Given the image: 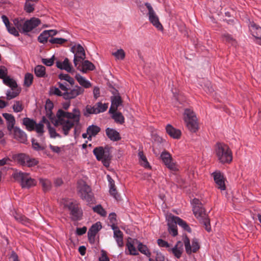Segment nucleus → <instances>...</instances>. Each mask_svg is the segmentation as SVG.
<instances>
[{"label": "nucleus", "instance_id": "nucleus-35", "mask_svg": "<svg viewBox=\"0 0 261 261\" xmlns=\"http://www.w3.org/2000/svg\"><path fill=\"white\" fill-rule=\"evenodd\" d=\"M20 93V90L18 89H13V90L9 89L6 92V99L7 100H11L17 96Z\"/></svg>", "mask_w": 261, "mask_h": 261}, {"label": "nucleus", "instance_id": "nucleus-63", "mask_svg": "<svg viewBox=\"0 0 261 261\" xmlns=\"http://www.w3.org/2000/svg\"><path fill=\"white\" fill-rule=\"evenodd\" d=\"M109 192L111 195H112L115 199H119V195L117 192L115 187L110 188Z\"/></svg>", "mask_w": 261, "mask_h": 261}, {"label": "nucleus", "instance_id": "nucleus-47", "mask_svg": "<svg viewBox=\"0 0 261 261\" xmlns=\"http://www.w3.org/2000/svg\"><path fill=\"white\" fill-rule=\"evenodd\" d=\"M201 223L203 224L205 226V229L208 231L210 232L211 230V227L210 226V221L208 218L207 215L203 218L199 220Z\"/></svg>", "mask_w": 261, "mask_h": 261}, {"label": "nucleus", "instance_id": "nucleus-11", "mask_svg": "<svg viewBox=\"0 0 261 261\" xmlns=\"http://www.w3.org/2000/svg\"><path fill=\"white\" fill-rule=\"evenodd\" d=\"M191 204L193 206V213L199 220L206 215L202 203L198 199L194 198Z\"/></svg>", "mask_w": 261, "mask_h": 261}, {"label": "nucleus", "instance_id": "nucleus-61", "mask_svg": "<svg viewBox=\"0 0 261 261\" xmlns=\"http://www.w3.org/2000/svg\"><path fill=\"white\" fill-rule=\"evenodd\" d=\"M8 70L4 66H1L0 67V79L4 80V78L8 76Z\"/></svg>", "mask_w": 261, "mask_h": 261}, {"label": "nucleus", "instance_id": "nucleus-54", "mask_svg": "<svg viewBox=\"0 0 261 261\" xmlns=\"http://www.w3.org/2000/svg\"><path fill=\"white\" fill-rule=\"evenodd\" d=\"M7 30L10 34L14 35L15 37L19 36V33L17 31V29L13 25V24H10L7 28Z\"/></svg>", "mask_w": 261, "mask_h": 261}, {"label": "nucleus", "instance_id": "nucleus-1", "mask_svg": "<svg viewBox=\"0 0 261 261\" xmlns=\"http://www.w3.org/2000/svg\"><path fill=\"white\" fill-rule=\"evenodd\" d=\"M61 204L65 210L69 211L70 218L73 221L80 220L83 216V211L79 203L72 199H63Z\"/></svg>", "mask_w": 261, "mask_h": 261}, {"label": "nucleus", "instance_id": "nucleus-33", "mask_svg": "<svg viewBox=\"0 0 261 261\" xmlns=\"http://www.w3.org/2000/svg\"><path fill=\"white\" fill-rule=\"evenodd\" d=\"M36 0H26L24 9L27 13H31L34 10Z\"/></svg>", "mask_w": 261, "mask_h": 261}, {"label": "nucleus", "instance_id": "nucleus-62", "mask_svg": "<svg viewBox=\"0 0 261 261\" xmlns=\"http://www.w3.org/2000/svg\"><path fill=\"white\" fill-rule=\"evenodd\" d=\"M57 85L59 88L63 91V92H67L68 89L69 85L66 82H58Z\"/></svg>", "mask_w": 261, "mask_h": 261}, {"label": "nucleus", "instance_id": "nucleus-14", "mask_svg": "<svg viewBox=\"0 0 261 261\" xmlns=\"http://www.w3.org/2000/svg\"><path fill=\"white\" fill-rule=\"evenodd\" d=\"M184 243L185 246L186 252L191 254L192 252H196L199 248V245L197 239H194L192 241V246L190 245V241L187 237L184 239Z\"/></svg>", "mask_w": 261, "mask_h": 261}, {"label": "nucleus", "instance_id": "nucleus-56", "mask_svg": "<svg viewBox=\"0 0 261 261\" xmlns=\"http://www.w3.org/2000/svg\"><path fill=\"white\" fill-rule=\"evenodd\" d=\"M126 246L130 255H136L138 254L137 249L133 244L128 242Z\"/></svg>", "mask_w": 261, "mask_h": 261}, {"label": "nucleus", "instance_id": "nucleus-28", "mask_svg": "<svg viewBox=\"0 0 261 261\" xmlns=\"http://www.w3.org/2000/svg\"><path fill=\"white\" fill-rule=\"evenodd\" d=\"M22 124L25 126L27 130L31 132L35 129L36 122L32 119L25 117L22 119Z\"/></svg>", "mask_w": 261, "mask_h": 261}, {"label": "nucleus", "instance_id": "nucleus-58", "mask_svg": "<svg viewBox=\"0 0 261 261\" xmlns=\"http://www.w3.org/2000/svg\"><path fill=\"white\" fill-rule=\"evenodd\" d=\"M111 228L114 230V238L123 237V233L119 229L117 226L113 225L111 226Z\"/></svg>", "mask_w": 261, "mask_h": 261}, {"label": "nucleus", "instance_id": "nucleus-39", "mask_svg": "<svg viewBox=\"0 0 261 261\" xmlns=\"http://www.w3.org/2000/svg\"><path fill=\"white\" fill-rule=\"evenodd\" d=\"M13 25L21 33H23L24 21L23 20H19L18 18H15L13 20Z\"/></svg>", "mask_w": 261, "mask_h": 261}, {"label": "nucleus", "instance_id": "nucleus-34", "mask_svg": "<svg viewBox=\"0 0 261 261\" xmlns=\"http://www.w3.org/2000/svg\"><path fill=\"white\" fill-rule=\"evenodd\" d=\"M39 184L42 187L44 192L48 191L50 189L51 184L50 180L45 178H40Z\"/></svg>", "mask_w": 261, "mask_h": 261}, {"label": "nucleus", "instance_id": "nucleus-3", "mask_svg": "<svg viewBox=\"0 0 261 261\" xmlns=\"http://www.w3.org/2000/svg\"><path fill=\"white\" fill-rule=\"evenodd\" d=\"M77 184L79 194L80 197L86 200L88 203H93L94 198L91 188L83 180L79 181Z\"/></svg>", "mask_w": 261, "mask_h": 261}, {"label": "nucleus", "instance_id": "nucleus-60", "mask_svg": "<svg viewBox=\"0 0 261 261\" xmlns=\"http://www.w3.org/2000/svg\"><path fill=\"white\" fill-rule=\"evenodd\" d=\"M172 252L173 254L174 255V256L177 257V258H179L180 257L182 251L180 250V249H178L177 248V245H175L173 248L171 249Z\"/></svg>", "mask_w": 261, "mask_h": 261}, {"label": "nucleus", "instance_id": "nucleus-64", "mask_svg": "<svg viewBox=\"0 0 261 261\" xmlns=\"http://www.w3.org/2000/svg\"><path fill=\"white\" fill-rule=\"evenodd\" d=\"M223 40L228 42H230L232 44H234L236 42L235 40L233 39L231 36L228 34H224L223 35Z\"/></svg>", "mask_w": 261, "mask_h": 261}, {"label": "nucleus", "instance_id": "nucleus-19", "mask_svg": "<svg viewBox=\"0 0 261 261\" xmlns=\"http://www.w3.org/2000/svg\"><path fill=\"white\" fill-rule=\"evenodd\" d=\"M13 137L19 142L25 143L27 141V135L26 133L18 126H15L12 132Z\"/></svg>", "mask_w": 261, "mask_h": 261}, {"label": "nucleus", "instance_id": "nucleus-24", "mask_svg": "<svg viewBox=\"0 0 261 261\" xmlns=\"http://www.w3.org/2000/svg\"><path fill=\"white\" fill-rule=\"evenodd\" d=\"M3 116L5 118L7 121V129L9 132H12L13 129L15 128V119L13 115L9 113H3Z\"/></svg>", "mask_w": 261, "mask_h": 261}, {"label": "nucleus", "instance_id": "nucleus-18", "mask_svg": "<svg viewBox=\"0 0 261 261\" xmlns=\"http://www.w3.org/2000/svg\"><path fill=\"white\" fill-rule=\"evenodd\" d=\"M57 123L58 125L61 126L62 129L65 136H67L69 134V130L74 125H77L76 123L72 122L71 120H66L64 119H58V121Z\"/></svg>", "mask_w": 261, "mask_h": 261}, {"label": "nucleus", "instance_id": "nucleus-8", "mask_svg": "<svg viewBox=\"0 0 261 261\" xmlns=\"http://www.w3.org/2000/svg\"><path fill=\"white\" fill-rule=\"evenodd\" d=\"M74 54L73 63L75 67L81 64L86 58L85 50L82 46L78 44L73 46L70 49Z\"/></svg>", "mask_w": 261, "mask_h": 261}, {"label": "nucleus", "instance_id": "nucleus-30", "mask_svg": "<svg viewBox=\"0 0 261 261\" xmlns=\"http://www.w3.org/2000/svg\"><path fill=\"white\" fill-rule=\"evenodd\" d=\"M176 224L178 225L179 226L182 227L185 230L189 232H191V229L190 226L188 225L186 221H184L180 218L177 216H173Z\"/></svg>", "mask_w": 261, "mask_h": 261}, {"label": "nucleus", "instance_id": "nucleus-25", "mask_svg": "<svg viewBox=\"0 0 261 261\" xmlns=\"http://www.w3.org/2000/svg\"><path fill=\"white\" fill-rule=\"evenodd\" d=\"M167 133L172 138L178 139L181 136L179 129L173 127L171 125L168 124L166 127Z\"/></svg>", "mask_w": 261, "mask_h": 261}, {"label": "nucleus", "instance_id": "nucleus-45", "mask_svg": "<svg viewBox=\"0 0 261 261\" xmlns=\"http://www.w3.org/2000/svg\"><path fill=\"white\" fill-rule=\"evenodd\" d=\"M33 75L30 73H27L25 74L24 80V85L27 87H30L33 82Z\"/></svg>", "mask_w": 261, "mask_h": 261}, {"label": "nucleus", "instance_id": "nucleus-7", "mask_svg": "<svg viewBox=\"0 0 261 261\" xmlns=\"http://www.w3.org/2000/svg\"><path fill=\"white\" fill-rule=\"evenodd\" d=\"M93 152L96 159L101 161L105 166H109L111 156L108 150H105L100 146L95 148Z\"/></svg>", "mask_w": 261, "mask_h": 261}, {"label": "nucleus", "instance_id": "nucleus-31", "mask_svg": "<svg viewBox=\"0 0 261 261\" xmlns=\"http://www.w3.org/2000/svg\"><path fill=\"white\" fill-rule=\"evenodd\" d=\"M36 76L38 77L46 76L45 67L42 65H37L34 68Z\"/></svg>", "mask_w": 261, "mask_h": 261}, {"label": "nucleus", "instance_id": "nucleus-13", "mask_svg": "<svg viewBox=\"0 0 261 261\" xmlns=\"http://www.w3.org/2000/svg\"><path fill=\"white\" fill-rule=\"evenodd\" d=\"M161 158L165 165L169 169L175 171L177 169L176 164L173 161L170 154L167 151H163L161 154Z\"/></svg>", "mask_w": 261, "mask_h": 261}, {"label": "nucleus", "instance_id": "nucleus-21", "mask_svg": "<svg viewBox=\"0 0 261 261\" xmlns=\"http://www.w3.org/2000/svg\"><path fill=\"white\" fill-rule=\"evenodd\" d=\"M77 69L83 73H86L88 70L92 71L95 69L94 64L88 60H84L79 64L76 67Z\"/></svg>", "mask_w": 261, "mask_h": 261}, {"label": "nucleus", "instance_id": "nucleus-42", "mask_svg": "<svg viewBox=\"0 0 261 261\" xmlns=\"http://www.w3.org/2000/svg\"><path fill=\"white\" fill-rule=\"evenodd\" d=\"M97 114L96 106L95 105L94 106H91L90 105H87L86 107L85 111L84 113V115L87 117L89 116L90 114Z\"/></svg>", "mask_w": 261, "mask_h": 261}, {"label": "nucleus", "instance_id": "nucleus-38", "mask_svg": "<svg viewBox=\"0 0 261 261\" xmlns=\"http://www.w3.org/2000/svg\"><path fill=\"white\" fill-rule=\"evenodd\" d=\"M34 130L37 132L38 136L40 137L41 140L44 139L43 137V133L44 132L43 124L42 123H36Z\"/></svg>", "mask_w": 261, "mask_h": 261}, {"label": "nucleus", "instance_id": "nucleus-32", "mask_svg": "<svg viewBox=\"0 0 261 261\" xmlns=\"http://www.w3.org/2000/svg\"><path fill=\"white\" fill-rule=\"evenodd\" d=\"M3 81L5 85L10 87L12 90H13V89H16L17 87L16 82L12 78H11L9 76L4 78Z\"/></svg>", "mask_w": 261, "mask_h": 261}, {"label": "nucleus", "instance_id": "nucleus-16", "mask_svg": "<svg viewBox=\"0 0 261 261\" xmlns=\"http://www.w3.org/2000/svg\"><path fill=\"white\" fill-rule=\"evenodd\" d=\"M11 215L14 218L16 221L26 226L29 227L33 224L32 220L21 214L18 213L15 210L11 211Z\"/></svg>", "mask_w": 261, "mask_h": 261}, {"label": "nucleus", "instance_id": "nucleus-50", "mask_svg": "<svg viewBox=\"0 0 261 261\" xmlns=\"http://www.w3.org/2000/svg\"><path fill=\"white\" fill-rule=\"evenodd\" d=\"M112 55L117 60H123L125 56V52L122 49H118L116 51L113 53Z\"/></svg>", "mask_w": 261, "mask_h": 261}, {"label": "nucleus", "instance_id": "nucleus-44", "mask_svg": "<svg viewBox=\"0 0 261 261\" xmlns=\"http://www.w3.org/2000/svg\"><path fill=\"white\" fill-rule=\"evenodd\" d=\"M95 106L97 114L105 112L108 108V103L103 104L101 102H97Z\"/></svg>", "mask_w": 261, "mask_h": 261}, {"label": "nucleus", "instance_id": "nucleus-12", "mask_svg": "<svg viewBox=\"0 0 261 261\" xmlns=\"http://www.w3.org/2000/svg\"><path fill=\"white\" fill-rule=\"evenodd\" d=\"M84 91L83 87L76 85L73 89H68L67 92H64V99L69 100L75 98L77 96L82 94Z\"/></svg>", "mask_w": 261, "mask_h": 261}, {"label": "nucleus", "instance_id": "nucleus-22", "mask_svg": "<svg viewBox=\"0 0 261 261\" xmlns=\"http://www.w3.org/2000/svg\"><path fill=\"white\" fill-rule=\"evenodd\" d=\"M249 28L252 36L259 41L261 39V27L254 22H250Z\"/></svg>", "mask_w": 261, "mask_h": 261}, {"label": "nucleus", "instance_id": "nucleus-29", "mask_svg": "<svg viewBox=\"0 0 261 261\" xmlns=\"http://www.w3.org/2000/svg\"><path fill=\"white\" fill-rule=\"evenodd\" d=\"M75 77L79 84L83 88H89L91 86V83L80 74H76Z\"/></svg>", "mask_w": 261, "mask_h": 261}, {"label": "nucleus", "instance_id": "nucleus-4", "mask_svg": "<svg viewBox=\"0 0 261 261\" xmlns=\"http://www.w3.org/2000/svg\"><path fill=\"white\" fill-rule=\"evenodd\" d=\"M184 119L186 126L191 132H196L198 128L197 119L193 111L186 109L184 113Z\"/></svg>", "mask_w": 261, "mask_h": 261}, {"label": "nucleus", "instance_id": "nucleus-49", "mask_svg": "<svg viewBox=\"0 0 261 261\" xmlns=\"http://www.w3.org/2000/svg\"><path fill=\"white\" fill-rule=\"evenodd\" d=\"M93 210L94 212L98 214L102 217H105L107 215L106 211L103 208L100 204L97 205L93 207Z\"/></svg>", "mask_w": 261, "mask_h": 261}, {"label": "nucleus", "instance_id": "nucleus-55", "mask_svg": "<svg viewBox=\"0 0 261 261\" xmlns=\"http://www.w3.org/2000/svg\"><path fill=\"white\" fill-rule=\"evenodd\" d=\"M67 40L62 38H51L49 40V42L52 44H62Z\"/></svg>", "mask_w": 261, "mask_h": 261}, {"label": "nucleus", "instance_id": "nucleus-2", "mask_svg": "<svg viewBox=\"0 0 261 261\" xmlns=\"http://www.w3.org/2000/svg\"><path fill=\"white\" fill-rule=\"evenodd\" d=\"M215 152L218 160L222 164L230 163L232 160V154L229 147L222 143H217Z\"/></svg>", "mask_w": 261, "mask_h": 261}, {"label": "nucleus", "instance_id": "nucleus-37", "mask_svg": "<svg viewBox=\"0 0 261 261\" xmlns=\"http://www.w3.org/2000/svg\"><path fill=\"white\" fill-rule=\"evenodd\" d=\"M138 249L141 253L145 255L146 256L148 257L149 258H150L151 253L146 245H143L141 243H139L138 245Z\"/></svg>", "mask_w": 261, "mask_h": 261}, {"label": "nucleus", "instance_id": "nucleus-15", "mask_svg": "<svg viewBox=\"0 0 261 261\" xmlns=\"http://www.w3.org/2000/svg\"><path fill=\"white\" fill-rule=\"evenodd\" d=\"M212 175L216 184L217 188L221 191L225 190L226 186L223 175L220 171H215L212 173Z\"/></svg>", "mask_w": 261, "mask_h": 261}, {"label": "nucleus", "instance_id": "nucleus-27", "mask_svg": "<svg viewBox=\"0 0 261 261\" xmlns=\"http://www.w3.org/2000/svg\"><path fill=\"white\" fill-rule=\"evenodd\" d=\"M106 133L108 137L113 141H117L120 140L121 137L119 132L113 128L108 127L106 129Z\"/></svg>", "mask_w": 261, "mask_h": 261}, {"label": "nucleus", "instance_id": "nucleus-20", "mask_svg": "<svg viewBox=\"0 0 261 261\" xmlns=\"http://www.w3.org/2000/svg\"><path fill=\"white\" fill-rule=\"evenodd\" d=\"M101 228L100 222H96L93 224L88 232V237L90 243H93L95 241V238L96 233Z\"/></svg>", "mask_w": 261, "mask_h": 261}, {"label": "nucleus", "instance_id": "nucleus-46", "mask_svg": "<svg viewBox=\"0 0 261 261\" xmlns=\"http://www.w3.org/2000/svg\"><path fill=\"white\" fill-rule=\"evenodd\" d=\"M59 78L61 80L68 82L71 85H73L74 83V79L68 74L61 73L59 75Z\"/></svg>", "mask_w": 261, "mask_h": 261}, {"label": "nucleus", "instance_id": "nucleus-26", "mask_svg": "<svg viewBox=\"0 0 261 261\" xmlns=\"http://www.w3.org/2000/svg\"><path fill=\"white\" fill-rule=\"evenodd\" d=\"M168 231L170 234L172 236L175 237L177 235V228L176 221L173 219V216L169 218L168 221Z\"/></svg>", "mask_w": 261, "mask_h": 261}, {"label": "nucleus", "instance_id": "nucleus-57", "mask_svg": "<svg viewBox=\"0 0 261 261\" xmlns=\"http://www.w3.org/2000/svg\"><path fill=\"white\" fill-rule=\"evenodd\" d=\"M33 148L37 151L43 150L45 148L43 146L40 145L34 139H32Z\"/></svg>", "mask_w": 261, "mask_h": 261}, {"label": "nucleus", "instance_id": "nucleus-36", "mask_svg": "<svg viewBox=\"0 0 261 261\" xmlns=\"http://www.w3.org/2000/svg\"><path fill=\"white\" fill-rule=\"evenodd\" d=\"M140 164L145 168H150V165L143 151H140L138 153Z\"/></svg>", "mask_w": 261, "mask_h": 261}, {"label": "nucleus", "instance_id": "nucleus-23", "mask_svg": "<svg viewBox=\"0 0 261 261\" xmlns=\"http://www.w3.org/2000/svg\"><path fill=\"white\" fill-rule=\"evenodd\" d=\"M56 66L62 70H65L68 72H71L73 68L69 60L66 58L63 61H57L56 63Z\"/></svg>", "mask_w": 261, "mask_h": 261}, {"label": "nucleus", "instance_id": "nucleus-9", "mask_svg": "<svg viewBox=\"0 0 261 261\" xmlns=\"http://www.w3.org/2000/svg\"><path fill=\"white\" fill-rule=\"evenodd\" d=\"M145 6L148 10L147 15L148 16L149 20L152 24L158 30L162 31L163 27L160 23L158 16L154 11L150 4L148 3H145Z\"/></svg>", "mask_w": 261, "mask_h": 261}, {"label": "nucleus", "instance_id": "nucleus-52", "mask_svg": "<svg viewBox=\"0 0 261 261\" xmlns=\"http://www.w3.org/2000/svg\"><path fill=\"white\" fill-rule=\"evenodd\" d=\"M201 86L202 87L203 89L207 93H211L214 91V88L211 85V83L208 81H205L204 83L203 86L201 85Z\"/></svg>", "mask_w": 261, "mask_h": 261}, {"label": "nucleus", "instance_id": "nucleus-59", "mask_svg": "<svg viewBox=\"0 0 261 261\" xmlns=\"http://www.w3.org/2000/svg\"><path fill=\"white\" fill-rule=\"evenodd\" d=\"M48 132L50 137L52 138H56V137H60V135L57 133L55 128L50 126H48Z\"/></svg>", "mask_w": 261, "mask_h": 261}, {"label": "nucleus", "instance_id": "nucleus-48", "mask_svg": "<svg viewBox=\"0 0 261 261\" xmlns=\"http://www.w3.org/2000/svg\"><path fill=\"white\" fill-rule=\"evenodd\" d=\"M49 37V35L47 34L46 30L42 32L38 37V40L41 43H45L47 41L48 38Z\"/></svg>", "mask_w": 261, "mask_h": 261}, {"label": "nucleus", "instance_id": "nucleus-41", "mask_svg": "<svg viewBox=\"0 0 261 261\" xmlns=\"http://www.w3.org/2000/svg\"><path fill=\"white\" fill-rule=\"evenodd\" d=\"M50 95H54L59 96H62L64 98V92L58 87L52 86L49 88Z\"/></svg>", "mask_w": 261, "mask_h": 261}, {"label": "nucleus", "instance_id": "nucleus-40", "mask_svg": "<svg viewBox=\"0 0 261 261\" xmlns=\"http://www.w3.org/2000/svg\"><path fill=\"white\" fill-rule=\"evenodd\" d=\"M100 130V128L95 125L89 126L87 128V133L95 136Z\"/></svg>", "mask_w": 261, "mask_h": 261}, {"label": "nucleus", "instance_id": "nucleus-43", "mask_svg": "<svg viewBox=\"0 0 261 261\" xmlns=\"http://www.w3.org/2000/svg\"><path fill=\"white\" fill-rule=\"evenodd\" d=\"M122 103V100L120 96H114L111 97V105L117 109Z\"/></svg>", "mask_w": 261, "mask_h": 261}, {"label": "nucleus", "instance_id": "nucleus-10", "mask_svg": "<svg viewBox=\"0 0 261 261\" xmlns=\"http://www.w3.org/2000/svg\"><path fill=\"white\" fill-rule=\"evenodd\" d=\"M15 159L20 165L29 167L34 166L38 163L35 159L31 158L24 153L16 155Z\"/></svg>", "mask_w": 261, "mask_h": 261}, {"label": "nucleus", "instance_id": "nucleus-5", "mask_svg": "<svg viewBox=\"0 0 261 261\" xmlns=\"http://www.w3.org/2000/svg\"><path fill=\"white\" fill-rule=\"evenodd\" d=\"M58 119L67 118V120H71L72 122L79 124L80 120V112L77 108H74L72 112H65L62 110H59L57 113Z\"/></svg>", "mask_w": 261, "mask_h": 261}, {"label": "nucleus", "instance_id": "nucleus-17", "mask_svg": "<svg viewBox=\"0 0 261 261\" xmlns=\"http://www.w3.org/2000/svg\"><path fill=\"white\" fill-rule=\"evenodd\" d=\"M40 23V19L35 17H33L29 20L24 21L23 33L25 34L31 32L34 29L38 27Z\"/></svg>", "mask_w": 261, "mask_h": 261}, {"label": "nucleus", "instance_id": "nucleus-6", "mask_svg": "<svg viewBox=\"0 0 261 261\" xmlns=\"http://www.w3.org/2000/svg\"><path fill=\"white\" fill-rule=\"evenodd\" d=\"M14 178L16 180L20 181L22 188H30L35 186L36 184L35 180L32 178L29 174L25 173H17L15 174Z\"/></svg>", "mask_w": 261, "mask_h": 261}, {"label": "nucleus", "instance_id": "nucleus-53", "mask_svg": "<svg viewBox=\"0 0 261 261\" xmlns=\"http://www.w3.org/2000/svg\"><path fill=\"white\" fill-rule=\"evenodd\" d=\"M12 108L14 112L18 113L23 110V107L20 101H15Z\"/></svg>", "mask_w": 261, "mask_h": 261}, {"label": "nucleus", "instance_id": "nucleus-51", "mask_svg": "<svg viewBox=\"0 0 261 261\" xmlns=\"http://www.w3.org/2000/svg\"><path fill=\"white\" fill-rule=\"evenodd\" d=\"M112 117L116 122L120 124H122L124 122V118L120 112L115 113Z\"/></svg>", "mask_w": 261, "mask_h": 261}]
</instances>
